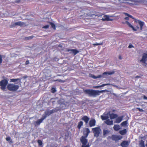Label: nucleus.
<instances>
[{
    "instance_id": "35",
    "label": "nucleus",
    "mask_w": 147,
    "mask_h": 147,
    "mask_svg": "<svg viewBox=\"0 0 147 147\" xmlns=\"http://www.w3.org/2000/svg\"><path fill=\"white\" fill-rule=\"evenodd\" d=\"M37 142L38 144V146H41L42 145V141L40 140H38Z\"/></svg>"
},
{
    "instance_id": "25",
    "label": "nucleus",
    "mask_w": 147,
    "mask_h": 147,
    "mask_svg": "<svg viewBox=\"0 0 147 147\" xmlns=\"http://www.w3.org/2000/svg\"><path fill=\"white\" fill-rule=\"evenodd\" d=\"M139 146L140 147H145L144 141L141 140L139 143Z\"/></svg>"
},
{
    "instance_id": "23",
    "label": "nucleus",
    "mask_w": 147,
    "mask_h": 147,
    "mask_svg": "<svg viewBox=\"0 0 147 147\" xmlns=\"http://www.w3.org/2000/svg\"><path fill=\"white\" fill-rule=\"evenodd\" d=\"M138 23L140 26V28L141 30H142L143 28V26L144 24V23L141 21L138 20Z\"/></svg>"
},
{
    "instance_id": "19",
    "label": "nucleus",
    "mask_w": 147,
    "mask_h": 147,
    "mask_svg": "<svg viewBox=\"0 0 147 147\" xmlns=\"http://www.w3.org/2000/svg\"><path fill=\"white\" fill-rule=\"evenodd\" d=\"M42 121L40 119H38L37 121H35L34 123V125L35 126H36L37 125H40V123H42Z\"/></svg>"
},
{
    "instance_id": "53",
    "label": "nucleus",
    "mask_w": 147,
    "mask_h": 147,
    "mask_svg": "<svg viewBox=\"0 0 147 147\" xmlns=\"http://www.w3.org/2000/svg\"><path fill=\"white\" fill-rule=\"evenodd\" d=\"M139 0H135V2H139V1H138Z\"/></svg>"
},
{
    "instance_id": "9",
    "label": "nucleus",
    "mask_w": 147,
    "mask_h": 147,
    "mask_svg": "<svg viewBox=\"0 0 147 147\" xmlns=\"http://www.w3.org/2000/svg\"><path fill=\"white\" fill-rule=\"evenodd\" d=\"M111 138L113 140L117 141L122 139V137L120 136L113 135L111 136Z\"/></svg>"
},
{
    "instance_id": "28",
    "label": "nucleus",
    "mask_w": 147,
    "mask_h": 147,
    "mask_svg": "<svg viewBox=\"0 0 147 147\" xmlns=\"http://www.w3.org/2000/svg\"><path fill=\"white\" fill-rule=\"evenodd\" d=\"M127 121H125L121 123V126H126L127 125Z\"/></svg>"
},
{
    "instance_id": "46",
    "label": "nucleus",
    "mask_w": 147,
    "mask_h": 147,
    "mask_svg": "<svg viewBox=\"0 0 147 147\" xmlns=\"http://www.w3.org/2000/svg\"><path fill=\"white\" fill-rule=\"evenodd\" d=\"M100 86H94L93 87V88H100Z\"/></svg>"
},
{
    "instance_id": "24",
    "label": "nucleus",
    "mask_w": 147,
    "mask_h": 147,
    "mask_svg": "<svg viewBox=\"0 0 147 147\" xmlns=\"http://www.w3.org/2000/svg\"><path fill=\"white\" fill-rule=\"evenodd\" d=\"M83 123L82 121H80L78 123L77 127L80 129L81 128L82 126L83 125Z\"/></svg>"
},
{
    "instance_id": "21",
    "label": "nucleus",
    "mask_w": 147,
    "mask_h": 147,
    "mask_svg": "<svg viewBox=\"0 0 147 147\" xmlns=\"http://www.w3.org/2000/svg\"><path fill=\"white\" fill-rule=\"evenodd\" d=\"M61 110L60 108L58 107H57L54 109H53L51 110V111L52 113H54L57 112L58 111H60Z\"/></svg>"
},
{
    "instance_id": "18",
    "label": "nucleus",
    "mask_w": 147,
    "mask_h": 147,
    "mask_svg": "<svg viewBox=\"0 0 147 147\" xmlns=\"http://www.w3.org/2000/svg\"><path fill=\"white\" fill-rule=\"evenodd\" d=\"M127 132V130L126 129H125L122 130H120L119 131V133L122 135H125Z\"/></svg>"
},
{
    "instance_id": "40",
    "label": "nucleus",
    "mask_w": 147,
    "mask_h": 147,
    "mask_svg": "<svg viewBox=\"0 0 147 147\" xmlns=\"http://www.w3.org/2000/svg\"><path fill=\"white\" fill-rule=\"evenodd\" d=\"M136 109L138 110L140 112H144V111L142 109H141L140 108L137 107L136 108Z\"/></svg>"
},
{
    "instance_id": "6",
    "label": "nucleus",
    "mask_w": 147,
    "mask_h": 147,
    "mask_svg": "<svg viewBox=\"0 0 147 147\" xmlns=\"http://www.w3.org/2000/svg\"><path fill=\"white\" fill-rule=\"evenodd\" d=\"M25 25L24 23L22 22H16L13 24H11L10 26L11 28H13L15 27L16 26H18L22 27Z\"/></svg>"
},
{
    "instance_id": "45",
    "label": "nucleus",
    "mask_w": 147,
    "mask_h": 147,
    "mask_svg": "<svg viewBox=\"0 0 147 147\" xmlns=\"http://www.w3.org/2000/svg\"><path fill=\"white\" fill-rule=\"evenodd\" d=\"M132 47H134L131 44H130L128 47V48H130Z\"/></svg>"
},
{
    "instance_id": "49",
    "label": "nucleus",
    "mask_w": 147,
    "mask_h": 147,
    "mask_svg": "<svg viewBox=\"0 0 147 147\" xmlns=\"http://www.w3.org/2000/svg\"><path fill=\"white\" fill-rule=\"evenodd\" d=\"M125 19L127 20H129V18L128 17H126L125 18Z\"/></svg>"
},
{
    "instance_id": "41",
    "label": "nucleus",
    "mask_w": 147,
    "mask_h": 147,
    "mask_svg": "<svg viewBox=\"0 0 147 147\" xmlns=\"http://www.w3.org/2000/svg\"><path fill=\"white\" fill-rule=\"evenodd\" d=\"M125 14L128 17H129L130 18H131L132 19H134V18L133 17V16L131 15H130L129 14H128V13H125Z\"/></svg>"
},
{
    "instance_id": "52",
    "label": "nucleus",
    "mask_w": 147,
    "mask_h": 147,
    "mask_svg": "<svg viewBox=\"0 0 147 147\" xmlns=\"http://www.w3.org/2000/svg\"><path fill=\"white\" fill-rule=\"evenodd\" d=\"M135 78H140V76H136L135 77Z\"/></svg>"
},
{
    "instance_id": "5",
    "label": "nucleus",
    "mask_w": 147,
    "mask_h": 147,
    "mask_svg": "<svg viewBox=\"0 0 147 147\" xmlns=\"http://www.w3.org/2000/svg\"><path fill=\"white\" fill-rule=\"evenodd\" d=\"M92 130L94 133V136L96 137H98L100 133L101 129L99 127H96L92 129Z\"/></svg>"
},
{
    "instance_id": "50",
    "label": "nucleus",
    "mask_w": 147,
    "mask_h": 147,
    "mask_svg": "<svg viewBox=\"0 0 147 147\" xmlns=\"http://www.w3.org/2000/svg\"><path fill=\"white\" fill-rule=\"evenodd\" d=\"M119 59H122V57L121 55H119Z\"/></svg>"
},
{
    "instance_id": "42",
    "label": "nucleus",
    "mask_w": 147,
    "mask_h": 147,
    "mask_svg": "<svg viewBox=\"0 0 147 147\" xmlns=\"http://www.w3.org/2000/svg\"><path fill=\"white\" fill-rule=\"evenodd\" d=\"M49 26L48 25H46L42 27L43 28H49Z\"/></svg>"
},
{
    "instance_id": "1",
    "label": "nucleus",
    "mask_w": 147,
    "mask_h": 147,
    "mask_svg": "<svg viewBox=\"0 0 147 147\" xmlns=\"http://www.w3.org/2000/svg\"><path fill=\"white\" fill-rule=\"evenodd\" d=\"M90 133L89 129L86 128L84 131V136H82L80 139V141L82 144L81 147H90V145L88 142V140L86 138L88 137L89 133Z\"/></svg>"
},
{
    "instance_id": "30",
    "label": "nucleus",
    "mask_w": 147,
    "mask_h": 147,
    "mask_svg": "<svg viewBox=\"0 0 147 147\" xmlns=\"http://www.w3.org/2000/svg\"><path fill=\"white\" fill-rule=\"evenodd\" d=\"M94 15H95L96 16H97L98 17H99L100 16H102L103 15V14L102 13H100L99 12H95V14H94Z\"/></svg>"
},
{
    "instance_id": "47",
    "label": "nucleus",
    "mask_w": 147,
    "mask_h": 147,
    "mask_svg": "<svg viewBox=\"0 0 147 147\" xmlns=\"http://www.w3.org/2000/svg\"><path fill=\"white\" fill-rule=\"evenodd\" d=\"M143 99L145 100H147V97L145 95H144L143 96Z\"/></svg>"
},
{
    "instance_id": "22",
    "label": "nucleus",
    "mask_w": 147,
    "mask_h": 147,
    "mask_svg": "<svg viewBox=\"0 0 147 147\" xmlns=\"http://www.w3.org/2000/svg\"><path fill=\"white\" fill-rule=\"evenodd\" d=\"M21 80V79L19 78L16 79L13 78L10 79V82H14L16 81H18V82H20Z\"/></svg>"
},
{
    "instance_id": "11",
    "label": "nucleus",
    "mask_w": 147,
    "mask_h": 147,
    "mask_svg": "<svg viewBox=\"0 0 147 147\" xmlns=\"http://www.w3.org/2000/svg\"><path fill=\"white\" fill-rule=\"evenodd\" d=\"M101 20L103 21H112L113 20L110 18L109 16L107 15H104V18H102Z\"/></svg>"
},
{
    "instance_id": "38",
    "label": "nucleus",
    "mask_w": 147,
    "mask_h": 147,
    "mask_svg": "<svg viewBox=\"0 0 147 147\" xmlns=\"http://www.w3.org/2000/svg\"><path fill=\"white\" fill-rule=\"evenodd\" d=\"M4 55H0V65L2 63L3 61L2 57Z\"/></svg>"
},
{
    "instance_id": "14",
    "label": "nucleus",
    "mask_w": 147,
    "mask_h": 147,
    "mask_svg": "<svg viewBox=\"0 0 147 147\" xmlns=\"http://www.w3.org/2000/svg\"><path fill=\"white\" fill-rule=\"evenodd\" d=\"M89 124L90 127L94 126L96 124L95 120L94 119L90 120L89 122Z\"/></svg>"
},
{
    "instance_id": "48",
    "label": "nucleus",
    "mask_w": 147,
    "mask_h": 147,
    "mask_svg": "<svg viewBox=\"0 0 147 147\" xmlns=\"http://www.w3.org/2000/svg\"><path fill=\"white\" fill-rule=\"evenodd\" d=\"M29 61L28 60H27L26 61V63H25V64L26 65H27L29 63Z\"/></svg>"
},
{
    "instance_id": "33",
    "label": "nucleus",
    "mask_w": 147,
    "mask_h": 147,
    "mask_svg": "<svg viewBox=\"0 0 147 147\" xmlns=\"http://www.w3.org/2000/svg\"><path fill=\"white\" fill-rule=\"evenodd\" d=\"M34 37V36L32 35L28 37H26L25 38V39L26 40H29L32 39Z\"/></svg>"
},
{
    "instance_id": "13",
    "label": "nucleus",
    "mask_w": 147,
    "mask_h": 147,
    "mask_svg": "<svg viewBox=\"0 0 147 147\" xmlns=\"http://www.w3.org/2000/svg\"><path fill=\"white\" fill-rule=\"evenodd\" d=\"M82 120L84 121L85 123V125H87L88 123L89 120V118L87 116H83L82 118Z\"/></svg>"
},
{
    "instance_id": "8",
    "label": "nucleus",
    "mask_w": 147,
    "mask_h": 147,
    "mask_svg": "<svg viewBox=\"0 0 147 147\" xmlns=\"http://www.w3.org/2000/svg\"><path fill=\"white\" fill-rule=\"evenodd\" d=\"M125 23L129 27L131 28L134 31H136L139 28V27L138 26H136L134 27L127 21H126Z\"/></svg>"
},
{
    "instance_id": "44",
    "label": "nucleus",
    "mask_w": 147,
    "mask_h": 147,
    "mask_svg": "<svg viewBox=\"0 0 147 147\" xmlns=\"http://www.w3.org/2000/svg\"><path fill=\"white\" fill-rule=\"evenodd\" d=\"M109 84H103L102 85H100V87H103V86H105L108 85H109Z\"/></svg>"
},
{
    "instance_id": "10",
    "label": "nucleus",
    "mask_w": 147,
    "mask_h": 147,
    "mask_svg": "<svg viewBox=\"0 0 147 147\" xmlns=\"http://www.w3.org/2000/svg\"><path fill=\"white\" fill-rule=\"evenodd\" d=\"M130 143V142L128 141H123L121 144V146L122 147H127Z\"/></svg>"
},
{
    "instance_id": "36",
    "label": "nucleus",
    "mask_w": 147,
    "mask_h": 147,
    "mask_svg": "<svg viewBox=\"0 0 147 147\" xmlns=\"http://www.w3.org/2000/svg\"><path fill=\"white\" fill-rule=\"evenodd\" d=\"M114 72H111V73H109V72H105L103 73L102 74L103 75H107V74H109V75H111L112 74H113L114 73Z\"/></svg>"
},
{
    "instance_id": "32",
    "label": "nucleus",
    "mask_w": 147,
    "mask_h": 147,
    "mask_svg": "<svg viewBox=\"0 0 147 147\" xmlns=\"http://www.w3.org/2000/svg\"><path fill=\"white\" fill-rule=\"evenodd\" d=\"M109 132V131L107 130L104 129L103 131V134L104 136L107 134Z\"/></svg>"
},
{
    "instance_id": "29",
    "label": "nucleus",
    "mask_w": 147,
    "mask_h": 147,
    "mask_svg": "<svg viewBox=\"0 0 147 147\" xmlns=\"http://www.w3.org/2000/svg\"><path fill=\"white\" fill-rule=\"evenodd\" d=\"M5 139L7 141H10L9 142L10 143H13V141L11 140V138L9 137H7Z\"/></svg>"
},
{
    "instance_id": "39",
    "label": "nucleus",
    "mask_w": 147,
    "mask_h": 147,
    "mask_svg": "<svg viewBox=\"0 0 147 147\" xmlns=\"http://www.w3.org/2000/svg\"><path fill=\"white\" fill-rule=\"evenodd\" d=\"M47 117V116L45 115H43L42 118L40 119L41 120L43 121Z\"/></svg>"
},
{
    "instance_id": "4",
    "label": "nucleus",
    "mask_w": 147,
    "mask_h": 147,
    "mask_svg": "<svg viewBox=\"0 0 147 147\" xmlns=\"http://www.w3.org/2000/svg\"><path fill=\"white\" fill-rule=\"evenodd\" d=\"M8 83L7 80L3 79L0 81V86L2 90H4L6 88V87Z\"/></svg>"
},
{
    "instance_id": "51",
    "label": "nucleus",
    "mask_w": 147,
    "mask_h": 147,
    "mask_svg": "<svg viewBox=\"0 0 147 147\" xmlns=\"http://www.w3.org/2000/svg\"><path fill=\"white\" fill-rule=\"evenodd\" d=\"M55 81H58L59 82H61L62 80H55Z\"/></svg>"
},
{
    "instance_id": "27",
    "label": "nucleus",
    "mask_w": 147,
    "mask_h": 147,
    "mask_svg": "<svg viewBox=\"0 0 147 147\" xmlns=\"http://www.w3.org/2000/svg\"><path fill=\"white\" fill-rule=\"evenodd\" d=\"M102 76L101 75H99L97 76L94 75H92L91 76L92 78L94 79H96L97 78H100L102 77Z\"/></svg>"
},
{
    "instance_id": "54",
    "label": "nucleus",
    "mask_w": 147,
    "mask_h": 147,
    "mask_svg": "<svg viewBox=\"0 0 147 147\" xmlns=\"http://www.w3.org/2000/svg\"><path fill=\"white\" fill-rule=\"evenodd\" d=\"M119 1H120V0H118Z\"/></svg>"
},
{
    "instance_id": "34",
    "label": "nucleus",
    "mask_w": 147,
    "mask_h": 147,
    "mask_svg": "<svg viewBox=\"0 0 147 147\" xmlns=\"http://www.w3.org/2000/svg\"><path fill=\"white\" fill-rule=\"evenodd\" d=\"M50 24L51 25V27H52V28H53V29L54 30H55L56 29V26H55V24H54L52 22H50Z\"/></svg>"
},
{
    "instance_id": "26",
    "label": "nucleus",
    "mask_w": 147,
    "mask_h": 147,
    "mask_svg": "<svg viewBox=\"0 0 147 147\" xmlns=\"http://www.w3.org/2000/svg\"><path fill=\"white\" fill-rule=\"evenodd\" d=\"M45 114L47 116H49L50 115L52 114V112L51 111H46L45 113Z\"/></svg>"
},
{
    "instance_id": "3",
    "label": "nucleus",
    "mask_w": 147,
    "mask_h": 147,
    "mask_svg": "<svg viewBox=\"0 0 147 147\" xmlns=\"http://www.w3.org/2000/svg\"><path fill=\"white\" fill-rule=\"evenodd\" d=\"M19 86L18 85L13 84H9L7 86V88L8 90L10 91H16L19 88Z\"/></svg>"
},
{
    "instance_id": "17",
    "label": "nucleus",
    "mask_w": 147,
    "mask_h": 147,
    "mask_svg": "<svg viewBox=\"0 0 147 147\" xmlns=\"http://www.w3.org/2000/svg\"><path fill=\"white\" fill-rule=\"evenodd\" d=\"M105 123L108 125H111L113 124V121L112 120L110 121L109 119L107 120Z\"/></svg>"
},
{
    "instance_id": "12",
    "label": "nucleus",
    "mask_w": 147,
    "mask_h": 147,
    "mask_svg": "<svg viewBox=\"0 0 147 147\" xmlns=\"http://www.w3.org/2000/svg\"><path fill=\"white\" fill-rule=\"evenodd\" d=\"M67 51L68 52H69L71 51L70 53H73L74 55H76L79 52L77 50V49H68L67 50Z\"/></svg>"
},
{
    "instance_id": "2",
    "label": "nucleus",
    "mask_w": 147,
    "mask_h": 147,
    "mask_svg": "<svg viewBox=\"0 0 147 147\" xmlns=\"http://www.w3.org/2000/svg\"><path fill=\"white\" fill-rule=\"evenodd\" d=\"M107 91V90H95L93 89H86L84 90L86 94H88L89 96L95 97L100 95V93Z\"/></svg>"
},
{
    "instance_id": "43",
    "label": "nucleus",
    "mask_w": 147,
    "mask_h": 147,
    "mask_svg": "<svg viewBox=\"0 0 147 147\" xmlns=\"http://www.w3.org/2000/svg\"><path fill=\"white\" fill-rule=\"evenodd\" d=\"M51 90H52V92L53 93H54L56 91L55 89V88H52Z\"/></svg>"
},
{
    "instance_id": "16",
    "label": "nucleus",
    "mask_w": 147,
    "mask_h": 147,
    "mask_svg": "<svg viewBox=\"0 0 147 147\" xmlns=\"http://www.w3.org/2000/svg\"><path fill=\"white\" fill-rule=\"evenodd\" d=\"M123 118V116L119 117L116 119V121L115 123H119L122 120Z\"/></svg>"
},
{
    "instance_id": "37",
    "label": "nucleus",
    "mask_w": 147,
    "mask_h": 147,
    "mask_svg": "<svg viewBox=\"0 0 147 147\" xmlns=\"http://www.w3.org/2000/svg\"><path fill=\"white\" fill-rule=\"evenodd\" d=\"M103 44V42H100V43H94L93 44V45L94 46H98L99 45H102Z\"/></svg>"
},
{
    "instance_id": "7",
    "label": "nucleus",
    "mask_w": 147,
    "mask_h": 147,
    "mask_svg": "<svg viewBox=\"0 0 147 147\" xmlns=\"http://www.w3.org/2000/svg\"><path fill=\"white\" fill-rule=\"evenodd\" d=\"M146 61H147V53H144L143 54L142 59L140 60V62L146 64Z\"/></svg>"
},
{
    "instance_id": "20",
    "label": "nucleus",
    "mask_w": 147,
    "mask_h": 147,
    "mask_svg": "<svg viewBox=\"0 0 147 147\" xmlns=\"http://www.w3.org/2000/svg\"><path fill=\"white\" fill-rule=\"evenodd\" d=\"M109 116L111 119H113L117 117L118 115L116 114L111 113L110 114Z\"/></svg>"
},
{
    "instance_id": "15",
    "label": "nucleus",
    "mask_w": 147,
    "mask_h": 147,
    "mask_svg": "<svg viewBox=\"0 0 147 147\" xmlns=\"http://www.w3.org/2000/svg\"><path fill=\"white\" fill-rule=\"evenodd\" d=\"M113 129L115 131H117L121 129V127L119 125L115 124L114 125Z\"/></svg>"
},
{
    "instance_id": "31",
    "label": "nucleus",
    "mask_w": 147,
    "mask_h": 147,
    "mask_svg": "<svg viewBox=\"0 0 147 147\" xmlns=\"http://www.w3.org/2000/svg\"><path fill=\"white\" fill-rule=\"evenodd\" d=\"M101 118L102 119V120H107L108 119V116H103L102 115H101Z\"/></svg>"
}]
</instances>
